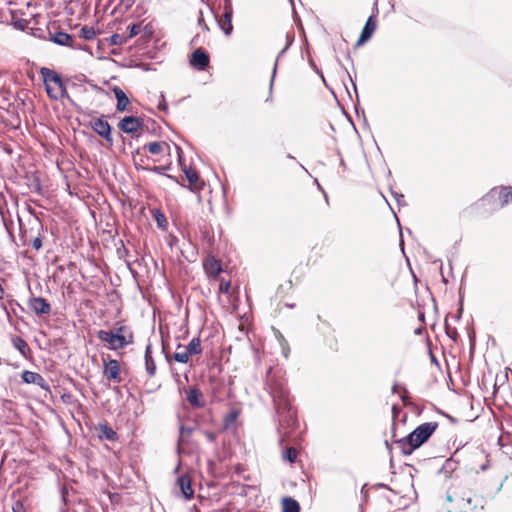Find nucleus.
<instances>
[{"instance_id":"obj_1","label":"nucleus","mask_w":512,"mask_h":512,"mask_svg":"<svg viewBox=\"0 0 512 512\" xmlns=\"http://www.w3.org/2000/svg\"><path fill=\"white\" fill-rule=\"evenodd\" d=\"M266 387L273 399L279 430L282 433L281 441H284V437H288L290 432L298 426L297 411L292 405L284 380L273 374L271 369L267 373Z\"/></svg>"},{"instance_id":"obj_2","label":"nucleus","mask_w":512,"mask_h":512,"mask_svg":"<svg viewBox=\"0 0 512 512\" xmlns=\"http://www.w3.org/2000/svg\"><path fill=\"white\" fill-rule=\"evenodd\" d=\"M438 422H425L417 426L410 434L401 439L395 440L394 443L405 456L411 455L416 449L426 443L429 438L438 429Z\"/></svg>"},{"instance_id":"obj_3","label":"nucleus","mask_w":512,"mask_h":512,"mask_svg":"<svg viewBox=\"0 0 512 512\" xmlns=\"http://www.w3.org/2000/svg\"><path fill=\"white\" fill-rule=\"evenodd\" d=\"M97 338L110 350L123 349L134 342V333L127 325H120L109 330H99Z\"/></svg>"},{"instance_id":"obj_4","label":"nucleus","mask_w":512,"mask_h":512,"mask_svg":"<svg viewBox=\"0 0 512 512\" xmlns=\"http://www.w3.org/2000/svg\"><path fill=\"white\" fill-rule=\"evenodd\" d=\"M97 338L110 350L123 349L134 342V333L127 325H120L109 330H99Z\"/></svg>"},{"instance_id":"obj_5","label":"nucleus","mask_w":512,"mask_h":512,"mask_svg":"<svg viewBox=\"0 0 512 512\" xmlns=\"http://www.w3.org/2000/svg\"><path fill=\"white\" fill-rule=\"evenodd\" d=\"M177 153H178V162L179 165L182 167V171L185 174V177L187 181L189 182L188 188L192 192H199L204 187V182L200 180L198 172L195 170H192L191 168H188L184 164L183 156H182V149L176 145Z\"/></svg>"},{"instance_id":"obj_6","label":"nucleus","mask_w":512,"mask_h":512,"mask_svg":"<svg viewBox=\"0 0 512 512\" xmlns=\"http://www.w3.org/2000/svg\"><path fill=\"white\" fill-rule=\"evenodd\" d=\"M103 375L109 381L121 383L122 378L119 361L116 359H103Z\"/></svg>"},{"instance_id":"obj_7","label":"nucleus","mask_w":512,"mask_h":512,"mask_svg":"<svg viewBox=\"0 0 512 512\" xmlns=\"http://www.w3.org/2000/svg\"><path fill=\"white\" fill-rule=\"evenodd\" d=\"M498 194L501 207H504L512 202V187L500 186L492 188L484 197L483 200L495 197Z\"/></svg>"},{"instance_id":"obj_8","label":"nucleus","mask_w":512,"mask_h":512,"mask_svg":"<svg viewBox=\"0 0 512 512\" xmlns=\"http://www.w3.org/2000/svg\"><path fill=\"white\" fill-rule=\"evenodd\" d=\"M232 16H233V8L231 0L224 1V13L222 18L218 20V24L220 29L224 32L225 35H230L233 31L232 25Z\"/></svg>"},{"instance_id":"obj_9","label":"nucleus","mask_w":512,"mask_h":512,"mask_svg":"<svg viewBox=\"0 0 512 512\" xmlns=\"http://www.w3.org/2000/svg\"><path fill=\"white\" fill-rule=\"evenodd\" d=\"M144 126L143 120L135 116H125L118 123V128L127 134L142 130Z\"/></svg>"},{"instance_id":"obj_10","label":"nucleus","mask_w":512,"mask_h":512,"mask_svg":"<svg viewBox=\"0 0 512 512\" xmlns=\"http://www.w3.org/2000/svg\"><path fill=\"white\" fill-rule=\"evenodd\" d=\"M50 40L61 46H67L72 49H82V46L76 42L73 35L63 31H57L53 34L50 33Z\"/></svg>"},{"instance_id":"obj_11","label":"nucleus","mask_w":512,"mask_h":512,"mask_svg":"<svg viewBox=\"0 0 512 512\" xmlns=\"http://www.w3.org/2000/svg\"><path fill=\"white\" fill-rule=\"evenodd\" d=\"M91 127L95 133L104 138L110 144L113 143V138L111 135L112 127L108 121L102 118H96L91 121Z\"/></svg>"},{"instance_id":"obj_12","label":"nucleus","mask_w":512,"mask_h":512,"mask_svg":"<svg viewBox=\"0 0 512 512\" xmlns=\"http://www.w3.org/2000/svg\"><path fill=\"white\" fill-rule=\"evenodd\" d=\"M209 55L202 48H197L191 54L190 65L199 71L205 70L209 66Z\"/></svg>"},{"instance_id":"obj_13","label":"nucleus","mask_w":512,"mask_h":512,"mask_svg":"<svg viewBox=\"0 0 512 512\" xmlns=\"http://www.w3.org/2000/svg\"><path fill=\"white\" fill-rule=\"evenodd\" d=\"M376 29V20L374 15H371L368 17L362 31L360 34L359 39L356 42V47H359L363 45L365 42H367L371 37L373 32Z\"/></svg>"},{"instance_id":"obj_14","label":"nucleus","mask_w":512,"mask_h":512,"mask_svg":"<svg viewBox=\"0 0 512 512\" xmlns=\"http://www.w3.org/2000/svg\"><path fill=\"white\" fill-rule=\"evenodd\" d=\"M176 486L179 488L184 499L190 500L194 496L191 478L188 475H181L177 478Z\"/></svg>"},{"instance_id":"obj_15","label":"nucleus","mask_w":512,"mask_h":512,"mask_svg":"<svg viewBox=\"0 0 512 512\" xmlns=\"http://www.w3.org/2000/svg\"><path fill=\"white\" fill-rule=\"evenodd\" d=\"M29 309L33 311L37 316L48 314L51 306L46 299L42 297H33L29 300Z\"/></svg>"},{"instance_id":"obj_16","label":"nucleus","mask_w":512,"mask_h":512,"mask_svg":"<svg viewBox=\"0 0 512 512\" xmlns=\"http://www.w3.org/2000/svg\"><path fill=\"white\" fill-rule=\"evenodd\" d=\"M40 74H41V76L43 78V82H44L45 86H48V85H55V86L65 85L64 82L61 79V76L58 73H56L54 70L50 69V68L42 67L40 69Z\"/></svg>"},{"instance_id":"obj_17","label":"nucleus","mask_w":512,"mask_h":512,"mask_svg":"<svg viewBox=\"0 0 512 512\" xmlns=\"http://www.w3.org/2000/svg\"><path fill=\"white\" fill-rule=\"evenodd\" d=\"M186 399L194 408H203L205 406L203 394L197 387H191L186 391Z\"/></svg>"},{"instance_id":"obj_18","label":"nucleus","mask_w":512,"mask_h":512,"mask_svg":"<svg viewBox=\"0 0 512 512\" xmlns=\"http://www.w3.org/2000/svg\"><path fill=\"white\" fill-rule=\"evenodd\" d=\"M22 380L27 384H35L41 388L47 389L48 385L45 379L37 372L25 370L22 373Z\"/></svg>"},{"instance_id":"obj_19","label":"nucleus","mask_w":512,"mask_h":512,"mask_svg":"<svg viewBox=\"0 0 512 512\" xmlns=\"http://www.w3.org/2000/svg\"><path fill=\"white\" fill-rule=\"evenodd\" d=\"M144 359H145V369H146L147 375L150 378L154 377L156 375V362L153 357L151 344L146 345Z\"/></svg>"},{"instance_id":"obj_20","label":"nucleus","mask_w":512,"mask_h":512,"mask_svg":"<svg viewBox=\"0 0 512 512\" xmlns=\"http://www.w3.org/2000/svg\"><path fill=\"white\" fill-rule=\"evenodd\" d=\"M134 161H135V168L137 170H145V171L157 173L159 175H164L168 179L175 181L176 183H179L178 180L176 179V177L165 173L170 168V165H167V166H143V165H139L137 163V160L135 157H134Z\"/></svg>"},{"instance_id":"obj_21","label":"nucleus","mask_w":512,"mask_h":512,"mask_svg":"<svg viewBox=\"0 0 512 512\" xmlns=\"http://www.w3.org/2000/svg\"><path fill=\"white\" fill-rule=\"evenodd\" d=\"M112 91H113V93L115 95V98L117 100L116 110L118 112L125 111L127 109V106L130 103L128 96L126 95V93L119 86H114L112 88Z\"/></svg>"},{"instance_id":"obj_22","label":"nucleus","mask_w":512,"mask_h":512,"mask_svg":"<svg viewBox=\"0 0 512 512\" xmlns=\"http://www.w3.org/2000/svg\"><path fill=\"white\" fill-rule=\"evenodd\" d=\"M45 89H46L48 96L53 100H60V99H64V98L69 99L70 98L65 85H61V86L48 85V86H45Z\"/></svg>"},{"instance_id":"obj_23","label":"nucleus","mask_w":512,"mask_h":512,"mask_svg":"<svg viewBox=\"0 0 512 512\" xmlns=\"http://www.w3.org/2000/svg\"><path fill=\"white\" fill-rule=\"evenodd\" d=\"M96 430L99 432V438L101 440H109V441H116L118 440V434L115 430H113L112 427H110L108 424H99L96 427Z\"/></svg>"},{"instance_id":"obj_24","label":"nucleus","mask_w":512,"mask_h":512,"mask_svg":"<svg viewBox=\"0 0 512 512\" xmlns=\"http://www.w3.org/2000/svg\"><path fill=\"white\" fill-rule=\"evenodd\" d=\"M11 342L15 349H17L22 356L27 357L30 354L31 349L27 342L17 335L11 336Z\"/></svg>"},{"instance_id":"obj_25","label":"nucleus","mask_w":512,"mask_h":512,"mask_svg":"<svg viewBox=\"0 0 512 512\" xmlns=\"http://www.w3.org/2000/svg\"><path fill=\"white\" fill-rule=\"evenodd\" d=\"M190 354L188 353L185 345H178L176 351L172 355V359L178 363L186 364L190 360Z\"/></svg>"},{"instance_id":"obj_26","label":"nucleus","mask_w":512,"mask_h":512,"mask_svg":"<svg viewBox=\"0 0 512 512\" xmlns=\"http://www.w3.org/2000/svg\"><path fill=\"white\" fill-rule=\"evenodd\" d=\"M281 506L282 512H300L299 503L291 497H284Z\"/></svg>"},{"instance_id":"obj_27","label":"nucleus","mask_w":512,"mask_h":512,"mask_svg":"<svg viewBox=\"0 0 512 512\" xmlns=\"http://www.w3.org/2000/svg\"><path fill=\"white\" fill-rule=\"evenodd\" d=\"M204 268L212 276H217L222 271L220 262L214 258L207 259L204 263Z\"/></svg>"},{"instance_id":"obj_28","label":"nucleus","mask_w":512,"mask_h":512,"mask_svg":"<svg viewBox=\"0 0 512 512\" xmlns=\"http://www.w3.org/2000/svg\"><path fill=\"white\" fill-rule=\"evenodd\" d=\"M190 356L199 355L202 353L201 340L199 337H194L188 345H185Z\"/></svg>"},{"instance_id":"obj_29","label":"nucleus","mask_w":512,"mask_h":512,"mask_svg":"<svg viewBox=\"0 0 512 512\" xmlns=\"http://www.w3.org/2000/svg\"><path fill=\"white\" fill-rule=\"evenodd\" d=\"M240 411L238 409L231 410L225 415L223 419L224 427L227 429L235 424L239 417Z\"/></svg>"},{"instance_id":"obj_30","label":"nucleus","mask_w":512,"mask_h":512,"mask_svg":"<svg viewBox=\"0 0 512 512\" xmlns=\"http://www.w3.org/2000/svg\"><path fill=\"white\" fill-rule=\"evenodd\" d=\"M298 457V451L294 447H288L282 454V458L290 463H294Z\"/></svg>"},{"instance_id":"obj_31","label":"nucleus","mask_w":512,"mask_h":512,"mask_svg":"<svg viewBox=\"0 0 512 512\" xmlns=\"http://www.w3.org/2000/svg\"><path fill=\"white\" fill-rule=\"evenodd\" d=\"M96 36V31L93 27L87 25L83 26L80 30V37L85 40H92Z\"/></svg>"},{"instance_id":"obj_32","label":"nucleus","mask_w":512,"mask_h":512,"mask_svg":"<svg viewBox=\"0 0 512 512\" xmlns=\"http://www.w3.org/2000/svg\"><path fill=\"white\" fill-rule=\"evenodd\" d=\"M144 149H148L151 154L157 155L162 152L163 144L161 142H151L143 147Z\"/></svg>"},{"instance_id":"obj_33","label":"nucleus","mask_w":512,"mask_h":512,"mask_svg":"<svg viewBox=\"0 0 512 512\" xmlns=\"http://www.w3.org/2000/svg\"><path fill=\"white\" fill-rule=\"evenodd\" d=\"M445 331H446V334L453 340V341H457L458 337H459V334L456 330V328L452 327L450 325L449 322H441Z\"/></svg>"},{"instance_id":"obj_34","label":"nucleus","mask_w":512,"mask_h":512,"mask_svg":"<svg viewBox=\"0 0 512 512\" xmlns=\"http://www.w3.org/2000/svg\"><path fill=\"white\" fill-rule=\"evenodd\" d=\"M154 218H155V221L159 228L166 229L168 222H167L165 215L162 212H160L159 210H156L155 214H154Z\"/></svg>"},{"instance_id":"obj_35","label":"nucleus","mask_w":512,"mask_h":512,"mask_svg":"<svg viewBox=\"0 0 512 512\" xmlns=\"http://www.w3.org/2000/svg\"><path fill=\"white\" fill-rule=\"evenodd\" d=\"M140 30H141V25L140 24L134 23L132 25H129L128 26L129 34H128L127 38L135 37L136 35L139 34Z\"/></svg>"},{"instance_id":"obj_36","label":"nucleus","mask_w":512,"mask_h":512,"mask_svg":"<svg viewBox=\"0 0 512 512\" xmlns=\"http://www.w3.org/2000/svg\"><path fill=\"white\" fill-rule=\"evenodd\" d=\"M127 38L119 35V34H113L110 37V44L112 45H122L124 42H126Z\"/></svg>"},{"instance_id":"obj_37","label":"nucleus","mask_w":512,"mask_h":512,"mask_svg":"<svg viewBox=\"0 0 512 512\" xmlns=\"http://www.w3.org/2000/svg\"><path fill=\"white\" fill-rule=\"evenodd\" d=\"M157 108H158V110H160V111H162L164 113L168 112V104H167V102L165 100V96H164L163 93H161V95H160V101H159V103L157 105Z\"/></svg>"},{"instance_id":"obj_38","label":"nucleus","mask_w":512,"mask_h":512,"mask_svg":"<svg viewBox=\"0 0 512 512\" xmlns=\"http://www.w3.org/2000/svg\"><path fill=\"white\" fill-rule=\"evenodd\" d=\"M12 511L13 512H26V508L24 506L23 501L22 500L15 501L12 506Z\"/></svg>"},{"instance_id":"obj_39","label":"nucleus","mask_w":512,"mask_h":512,"mask_svg":"<svg viewBox=\"0 0 512 512\" xmlns=\"http://www.w3.org/2000/svg\"><path fill=\"white\" fill-rule=\"evenodd\" d=\"M32 247L35 250H39L42 247V239L40 237H36L32 241Z\"/></svg>"},{"instance_id":"obj_40","label":"nucleus","mask_w":512,"mask_h":512,"mask_svg":"<svg viewBox=\"0 0 512 512\" xmlns=\"http://www.w3.org/2000/svg\"><path fill=\"white\" fill-rule=\"evenodd\" d=\"M191 433H192V428H188V427H185V426H181L180 427L181 437L189 436Z\"/></svg>"},{"instance_id":"obj_41","label":"nucleus","mask_w":512,"mask_h":512,"mask_svg":"<svg viewBox=\"0 0 512 512\" xmlns=\"http://www.w3.org/2000/svg\"><path fill=\"white\" fill-rule=\"evenodd\" d=\"M117 253L119 258H123L124 256L128 255V249L124 245H122L121 248L117 249Z\"/></svg>"},{"instance_id":"obj_42","label":"nucleus","mask_w":512,"mask_h":512,"mask_svg":"<svg viewBox=\"0 0 512 512\" xmlns=\"http://www.w3.org/2000/svg\"><path fill=\"white\" fill-rule=\"evenodd\" d=\"M134 4V0H120V5L124 6L126 9H129Z\"/></svg>"},{"instance_id":"obj_43","label":"nucleus","mask_w":512,"mask_h":512,"mask_svg":"<svg viewBox=\"0 0 512 512\" xmlns=\"http://www.w3.org/2000/svg\"><path fill=\"white\" fill-rule=\"evenodd\" d=\"M468 330V334H469V339L471 342H474L475 340V331H474V328L471 326V327H468L467 328Z\"/></svg>"},{"instance_id":"obj_44","label":"nucleus","mask_w":512,"mask_h":512,"mask_svg":"<svg viewBox=\"0 0 512 512\" xmlns=\"http://www.w3.org/2000/svg\"><path fill=\"white\" fill-rule=\"evenodd\" d=\"M167 329H168L167 323L163 324L162 322H160L159 330H160L162 337H164L165 330H167Z\"/></svg>"},{"instance_id":"obj_45","label":"nucleus","mask_w":512,"mask_h":512,"mask_svg":"<svg viewBox=\"0 0 512 512\" xmlns=\"http://www.w3.org/2000/svg\"><path fill=\"white\" fill-rule=\"evenodd\" d=\"M276 69H277V61L275 62L273 73H272V77H271V81H270V90H272V87H273L274 77L276 75Z\"/></svg>"},{"instance_id":"obj_46","label":"nucleus","mask_w":512,"mask_h":512,"mask_svg":"<svg viewBox=\"0 0 512 512\" xmlns=\"http://www.w3.org/2000/svg\"><path fill=\"white\" fill-rule=\"evenodd\" d=\"M315 183L317 184L318 189L322 191V193H323V195H324V197H325V200L328 202V195H327V193L323 190V188L321 187V185H320V183L318 182V180H317V179H315Z\"/></svg>"},{"instance_id":"obj_47","label":"nucleus","mask_w":512,"mask_h":512,"mask_svg":"<svg viewBox=\"0 0 512 512\" xmlns=\"http://www.w3.org/2000/svg\"><path fill=\"white\" fill-rule=\"evenodd\" d=\"M417 320H425V312L421 309H418Z\"/></svg>"},{"instance_id":"obj_48","label":"nucleus","mask_w":512,"mask_h":512,"mask_svg":"<svg viewBox=\"0 0 512 512\" xmlns=\"http://www.w3.org/2000/svg\"><path fill=\"white\" fill-rule=\"evenodd\" d=\"M311 65L314 67V69L316 70L317 74H319L320 77L322 78V80L325 82V79H324L322 71L318 70L312 61H311Z\"/></svg>"},{"instance_id":"obj_49","label":"nucleus","mask_w":512,"mask_h":512,"mask_svg":"<svg viewBox=\"0 0 512 512\" xmlns=\"http://www.w3.org/2000/svg\"><path fill=\"white\" fill-rule=\"evenodd\" d=\"M198 24H199V25H203L204 29L209 30V29H208V27H207V25L204 23V20H203V18H202V17H200V18L198 19Z\"/></svg>"},{"instance_id":"obj_50","label":"nucleus","mask_w":512,"mask_h":512,"mask_svg":"<svg viewBox=\"0 0 512 512\" xmlns=\"http://www.w3.org/2000/svg\"><path fill=\"white\" fill-rule=\"evenodd\" d=\"M35 191H36L38 194H41V192H42V188H41V185H40L39 181H37V183H36Z\"/></svg>"},{"instance_id":"obj_51","label":"nucleus","mask_w":512,"mask_h":512,"mask_svg":"<svg viewBox=\"0 0 512 512\" xmlns=\"http://www.w3.org/2000/svg\"><path fill=\"white\" fill-rule=\"evenodd\" d=\"M394 197L396 198V200L399 202L400 201V198H403V194H398V193H393Z\"/></svg>"},{"instance_id":"obj_52","label":"nucleus","mask_w":512,"mask_h":512,"mask_svg":"<svg viewBox=\"0 0 512 512\" xmlns=\"http://www.w3.org/2000/svg\"><path fill=\"white\" fill-rule=\"evenodd\" d=\"M275 333H276L277 337L279 338V340H284L283 335H281V333L278 330H275Z\"/></svg>"},{"instance_id":"obj_53","label":"nucleus","mask_w":512,"mask_h":512,"mask_svg":"<svg viewBox=\"0 0 512 512\" xmlns=\"http://www.w3.org/2000/svg\"><path fill=\"white\" fill-rule=\"evenodd\" d=\"M287 48L288 45L283 50H281V52L278 54V58L286 52Z\"/></svg>"},{"instance_id":"obj_54","label":"nucleus","mask_w":512,"mask_h":512,"mask_svg":"<svg viewBox=\"0 0 512 512\" xmlns=\"http://www.w3.org/2000/svg\"><path fill=\"white\" fill-rule=\"evenodd\" d=\"M349 79L351 80L352 84H353V87H354V90L355 92L357 93V87H356V84L353 82V79L352 77L349 75Z\"/></svg>"},{"instance_id":"obj_55","label":"nucleus","mask_w":512,"mask_h":512,"mask_svg":"<svg viewBox=\"0 0 512 512\" xmlns=\"http://www.w3.org/2000/svg\"><path fill=\"white\" fill-rule=\"evenodd\" d=\"M142 162H144V156L140 155V161L137 162L139 165H142Z\"/></svg>"},{"instance_id":"obj_56","label":"nucleus","mask_w":512,"mask_h":512,"mask_svg":"<svg viewBox=\"0 0 512 512\" xmlns=\"http://www.w3.org/2000/svg\"><path fill=\"white\" fill-rule=\"evenodd\" d=\"M340 165H341L342 167H344V168L346 167V164H345V162H344V160H343V159H341V160H340Z\"/></svg>"},{"instance_id":"obj_57","label":"nucleus","mask_w":512,"mask_h":512,"mask_svg":"<svg viewBox=\"0 0 512 512\" xmlns=\"http://www.w3.org/2000/svg\"><path fill=\"white\" fill-rule=\"evenodd\" d=\"M239 329H240V330H243V329H244V324H243V322H240Z\"/></svg>"},{"instance_id":"obj_58","label":"nucleus","mask_w":512,"mask_h":512,"mask_svg":"<svg viewBox=\"0 0 512 512\" xmlns=\"http://www.w3.org/2000/svg\"><path fill=\"white\" fill-rule=\"evenodd\" d=\"M287 157H288L289 159H293V158H294L291 154H288V155H287Z\"/></svg>"},{"instance_id":"obj_59","label":"nucleus","mask_w":512,"mask_h":512,"mask_svg":"<svg viewBox=\"0 0 512 512\" xmlns=\"http://www.w3.org/2000/svg\"><path fill=\"white\" fill-rule=\"evenodd\" d=\"M136 155H141L139 149L136 151Z\"/></svg>"},{"instance_id":"obj_60","label":"nucleus","mask_w":512,"mask_h":512,"mask_svg":"<svg viewBox=\"0 0 512 512\" xmlns=\"http://www.w3.org/2000/svg\"><path fill=\"white\" fill-rule=\"evenodd\" d=\"M287 307H293V304H286Z\"/></svg>"},{"instance_id":"obj_61","label":"nucleus","mask_w":512,"mask_h":512,"mask_svg":"<svg viewBox=\"0 0 512 512\" xmlns=\"http://www.w3.org/2000/svg\"><path fill=\"white\" fill-rule=\"evenodd\" d=\"M292 3V0H289Z\"/></svg>"}]
</instances>
